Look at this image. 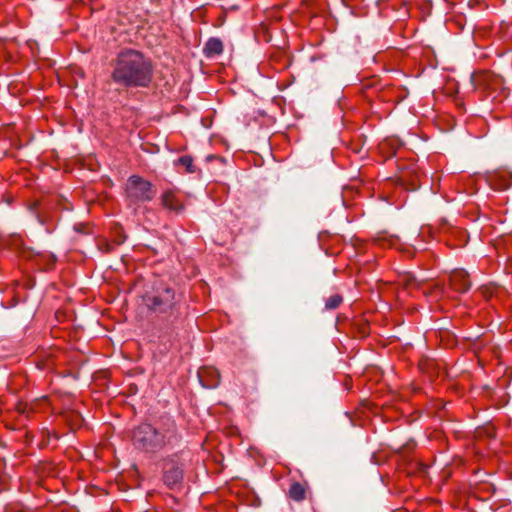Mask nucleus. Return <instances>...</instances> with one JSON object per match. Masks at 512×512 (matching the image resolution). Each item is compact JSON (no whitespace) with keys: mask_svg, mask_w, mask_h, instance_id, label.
I'll return each instance as SVG.
<instances>
[{"mask_svg":"<svg viewBox=\"0 0 512 512\" xmlns=\"http://www.w3.org/2000/svg\"><path fill=\"white\" fill-rule=\"evenodd\" d=\"M75 230L80 232V231H81V230H80V225H76V226H75Z\"/></svg>","mask_w":512,"mask_h":512,"instance_id":"13","label":"nucleus"},{"mask_svg":"<svg viewBox=\"0 0 512 512\" xmlns=\"http://www.w3.org/2000/svg\"><path fill=\"white\" fill-rule=\"evenodd\" d=\"M487 430H490V431H489V436H492V431H493V429H492V428H487Z\"/></svg>","mask_w":512,"mask_h":512,"instance_id":"14","label":"nucleus"},{"mask_svg":"<svg viewBox=\"0 0 512 512\" xmlns=\"http://www.w3.org/2000/svg\"><path fill=\"white\" fill-rule=\"evenodd\" d=\"M179 438L177 425L170 418L161 419L153 424L142 423L133 431L135 447L147 453H157L165 447L173 446Z\"/></svg>","mask_w":512,"mask_h":512,"instance_id":"2","label":"nucleus"},{"mask_svg":"<svg viewBox=\"0 0 512 512\" xmlns=\"http://www.w3.org/2000/svg\"><path fill=\"white\" fill-rule=\"evenodd\" d=\"M289 495L295 501H302L305 499L306 491L302 484L295 482L289 489Z\"/></svg>","mask_w":512,"mask_h":512,"instance_id":"10","label":"nucleus"},{"mask_svg":"<svg viewBox=\"0 0 512 512\" xmlns=\"http://www.w3.org/2000/svg\"><path fill=\"white\" fill-rule=\"evenodd\" d=\"M178 163L184 166L187 172H194L193 159L191 156L185 155L178 159Z\"/></svg>","mask_w":512,"mask_h":512,"instance_id":"12","label":"nucleus"},{"mask_svg":"<svg viewBox=\"0 0 512 512\" xmlns=\"http://www.w3.org/2000/svg\"><path fill=\"white\" fill-rule=\"evenodd\" d=\"M125 192L131 203L150 201L155 196L152 184L138 175L128 178Z\"/></svg>","mask_w":512,"mask_h":512,"instance_id":"4","label":"nucleus"},{"mask_svg":"<svg viewBox=\"0 0 512 512\" xmlns=\"http://www.w3.org/2000/svg\"><path fill=\"white\" fill-rule=\"evenodd\" d=\"M342 302L343 297L340 294L331 295L325 300V308L327 310H334L338 308Z\"/></svg>","mask_w":512,"mask_h":512,"instance_id":"11","label":"nucleus"},{"mask_svg":"<svg viewBox=\"0 0 512 512\" xmlns=\"http://www.w3.org/2000/svg\"><path fill=\"white\" fill-rule=\"evenodd\" d=\"M184 478V464L177 457H171L163 465V482L169 489L178 488Z\"/></svg>","mask_w":512,"mask_h":512,"instance_id":"5","label":"nucleus"},{"mask_svg":"<svg viewBox=\"0 0 512 512\" xmlns=\"http://www.w3.org/2000/svg\"><path fill=\"white\" fill-rule=\"evenodd\" d=\"M450 280L454 290L460 293L467 292L471 286L469 275L464 270L453 272Z\"/></svg>","mask_w":512,"mask_h":512,"instance_id":"6","label":"nucleus"},{"mask_svg":"<svg viewBox=\"0 0 512 512\" xmlns=\"http://www.w3.org/2000/svg\"><path fill=\"white\" fill-rule=\"evenodd\" d=\"M162 205L175 213L183 211V205L172 191H166L161 197Z\"/></svg>","mask_w":512,"mask_h":512,"instance_id":"8","label":"nucleus"},{"mask_svg":"<svg viewBox=\"0 0 512 512\" xmlns=\"http://www.w3.org/2000/svg\"><path fill=\"white\" fill-rule=\"evenodd\" d=\"M143 301L150 311L167 318H178L187 308L183 294L165 284L155 286L152 292L144 296Z\"/></svg>","mask_w":512,"mask_h":512,"instance_id":"3","label":"nucleus"},{"mask_svg":"<svg viewBox=\"0 0 512 512\" xmlns=\"http://www.w3.org/2000/svg\"><path fill=\"white\" fill-rule=\"evenodd\" d=\"M203 387L211 389L219 384V372L212 368H204L198 373Z\"/></svg>","mask_w":512,"mask_h":512,"instance_id":"7","label":"nucleus"},{"mask_svg":"<svg viewBox=\"0 0 512 512\" xmlns=\"http://www.w3.org/2000/svg\"><path fill=\"white\" fill-rule=\"evenodd\" d=\"M153 78L151 61L134 49L120 51L112 63L111 79L124 88L148 87Z\"/></svg>","mask_w":512,"mask_h":512,"instance_id":"1","label":"nucleus"},{"mask_svg":"<svg viewBox=\"0 0 512 512\" xmlns=\"http://www.w3.org/2000/svg\"><path fill=\"white\" fill-rule=\"evenodd\" d=\"M203 52L207 58H213L223 52V43L219 38H209L206 42Z\"/></svg>","mask_w":512,"mask_h":512,"instance_id":"9","label":"nucleus"}]
</instances>
